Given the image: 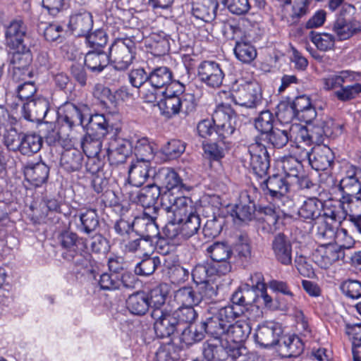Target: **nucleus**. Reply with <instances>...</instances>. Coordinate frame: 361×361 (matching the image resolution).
I'll return each mask as SVG.
<instances>
[{
	"label": "nucleus",
	"mask_w": 361,
	"mask_h": 361,
	"mask_svg": "<svg viewBox=\"0 0 361 361\" xmlns=\"http://www.w3.org/2000/svg\"><path fill=\"white\" fill-rule=\"evenodd\" d=\"M82 153L77 148H67L61 153L60 164L68 172L79 171L82 166Z\"/></svg>",
	"instance_id": "31"
},
{
	"label": "nucleus",
	"mask_w": 361,
	"mask_h": 361,
	"mask_svg": "<svg viewBox=\"0 0 361 361\" xmlns=\"http://www.w3.org/2000/svg\"><path fill=\"white\" fill-rule=\"evenodd\" d=\"M257 297L256 290L244 285L232 294L231 305L237 307V310H240L243 314L248 307L255 302Z\"/></svg>",
	"instance_id": "28"
},
{
	"label": "nucleus",
	"mask_w": 361,
	"mask_h": 361,
	"mask_svg": "<svg viewBox=\"0 0 361 361\" xmlns=\"http://www.w3.org/2000/svg\"><path fill=\"white\" fill-rule=\"evenodd\" d=\"M315 231V235L320 245L329 244L334 241L335 232L329 221L324 217H319L313 226Z\"/></svg>",
	"instance_id": "43"
},
{
	"label": "nucleus",
	"mask_w": 361,
	"mask_h": 361,
	"mask_svg": "<svg viewBox=\"0 0 361 361\" xmlns=\"http://www.w3.org/2000/svg\"><path fill=\"white\" fill-rule=\"evenodd\" d=\"M80 220L82 225V231L89 234L95 231L99 226L97 214L94 209H88L80 214Z\"/></svg>",
	"instance_id": "62"
},
{
	"label": "nucleus",
	"mask_w": 361,
	"mask_h": 361,
	"mask_svg": "<svg viewBox=\"0 0 361 361\" xmlns=\"http://www.w3.org/2000/svg\"><path fill=\"white\" fill-rule=\"evenodd\" d=\"M160 215L161 210L157 207L145 210L142 216L134 219L133 227L135 228L140 236L154 239L159 235V226L157 221Z\"/></svg>",
	"instance_id": "8"
},
{
	"label": "nucleus",
	"mask_w": 361,
	"mask_h": 361,
	"mask_svg": "<svg viewBox=\"0 0 361 361\" xmlns=\"http://www.w3.org/2000/svg\"><path fill=\"white\" fill-rule=\"evenodd\" d=\"M49 212H60V202L55 198H46L39 204V208L33 210L35 223L44 221Z\"/></svg>",
	"instance_id": "47"
},
{
	"label": "nucleus",
	"mask_w": 361,
	"mask_h": 361,
	"mask_svg": "<svg viewBox=\"0 0 361 361\" xmlns=\"http://www.w3.org/2000/svg\"><path fill=\"white\" fill-rule=\"evenodd\" d=\"M290 183L286 178L279 174H274L259 183L261 189L266 195L279 198L289 190Z\"/></svg>",
	"instance_id": "21"
},
{
	"label": "nucleus",
	"mask_w": 361,
	"mask_h": 361,
	"mask_svg": "<svg viewBox=\"0 0 361 361\" xmlns=\"http://www.w3.org/2000/svg\"><path fill=\"white\" fill-rule=\"evenodd\" d=\"M182 215L177 217L176 214H169V221L163 228V233L169 239L182 238Z\"/></svg>",
	"instance_id": "57"
},
{
	"label": "nucleus",
	"mask_w": 361,
	"mask_h": 361,
	"mask_svg": "<svg viewBox=\"0 0 361 361\" xmlns=\"http://www.w3.org/2000/svg\"><path fill=\"white\" fill-rule=\"evenodd\" d=\"M216 295V291L212 288L184 286L175 292L174 298L178 304L194 308V306L200 305L202 302H208Z\"/></svg>",
	"instance_id": "4"
},
{
	"label": "nucleus",
	"mask_w": 361,
	"mask_h": 361,
	"mask_svg": "<svg viewBox=\"0 0 361 361\" xmlns=\"http://www.w3.org/2000/svg\"><path fill=\"white\" fill-rule=\"evenodd\" d=\"M92 16L88 11L81 10L70 16L68 27L76 36L86 35L92 30Z\"/></svg>",
	"instance_id": "24"
},
{
	"label": "nucleus",
	"mask_w": 361,
	"mask_h": 361,
	"mask_svg": "<svg viewBox=\"0 0 361 361\" xmlns=\"http://www.w3.org/2000/svg\"><path fill=\"white\" fill-rule=\"evenodd\" d=\"M133 150V141L120 137H112L106 149L109 160L113 164L124 163Z\"/></svg>",
	"instance_id": "19"
},
{
	"label": "nucleus",
	"mask_w": 361,
	"mask_h": 361,
	"mask_svg": "<svg viewBox=\"0 0 361 361\" xmlns=\"http://www.w3.org/2000/svg\"><path fill=\"white\" fill-rule=\"evenodd\" d=\"M179 331H181L180 340L186 345H190L195 342L202 341L205 336L201 322L195 324V326L190 325L183 327V329Z\"/></svg>",
	"instance_id": "46"
},
{
	"label": "nucleus",
	"mask_w": 361,
	"mask_h": 361,
	"mask_svg": "<svg viewBox=\"0 0 361 361\" xmlns=\"http://www.w3.org/2000/svg\"><path fill=\"white\" fill-rule=\"evenodd\" d=\"M250 157V164L254 173L263 178L267 175L269 169V155L264 145L259 142H255L248 147Z\"/></svg>",
	"instance_id": "15"
},
{
	"label": "nucleus",
	"mask_w": 361,
	"mask_h": 361,
	"mask_svg": "<svg viewBox=\"0 0 361 361\" xmlns=\"http://www.w3.org/2000/svg\"><path fill=\"white\" fill-rule=\"evenodd\" d=\"M202 353L207 361H224L229 355L227 348L221 343V340L216 339L204 342Z\"/></svg>",
	"instance_id": "36"
},
{
	"label": "nucleus",
	"mask_w": 361,
	"mask_h": 361,
	"mask_svg": "<svg viewBox=\"0 0 361 361\" xmlns=\"http://www.w3.org/2000/svg\"><path fill=\"white\" fill-rule=\"evenodd\" d=\"M283 334L281 326L274 322L259 325L255 334V341L264 348L279 344Z\"/></svg>",
	"instance_id": "17"
},
{
	"label": "nucleus",
	"mask_w": 361,
	"mask_h": 361,
	"mask_svg": "<svg viewBox=\"0 0 361 361\" xmlns=\"http://www.w3.org/2000/svg\"><path fill=\"white\" fill-rule=\"evenodd\" d=\"M109 53L103 50L90 49L85 56V64L93 73L102 72L109 63Z\"/></svg>",
	"instance_id": "32"
},
{
	"label": "nucleus",
	"mask_w": 361,
	"mask_h": 361,
	"mask_svg": "<svg viewBox=\"0 0 361 361\" xmlns=\"http://www.w3.org/2000/svg\"><path fill=\"white\" fill-rule=\"evenodd\" d=\"M236 58L245 63H249L257 56V51L250 42L245 41L236 42L234 48Z\"/></svg>",
	"instance_id": "51"
},
{
	"label": "nucleus",
	"mask_w": 361,
	"mask_h": 361,
	"mask_svg": "<svg viewBox=\"0 0 361 361\" xmlns=\"http://www.w3.org/2000/svg\"><path fill=\"white\" fill-rule=\"evenodd\" d=\"M30 47V45H25V48L17 47L11 49L13 53L10 63L13 68V77L16 80H24L26 76L31 75L29 66L32 61V56Z\"/></svg>",
	"instance_id": "12"
},
{
	"label": "nucleus",
	"mask_w": 361,
	"mask_h": 361,
	"mask_svg": "<svg viewBox=\"0 0 361 361\" xmlns=\"http://www.w3.org/2000/svg\"><path fill=\"white\" fill-rule=\"evenodd\" d=\"M161 215L165 213L176 214L177 217L184 214L185 208L192 204L190 199L182 195L181 192L176 190H161Z\"/></svg>",
	"instance_id": "6"
},
{
	"label": "nucleus",
	"mask_w": 361,
	"mask_h": 361,
	"mask_svg": "<svg viewBox=\"0 0 361 361\" xmlns=\"http://www.w3.org/2000/svg\"><path fill=\"white\" fill-rule=\"evenodd\" d=\"M187 211L182 214V238L188 239L197 233L200 228L201 220L192 204L185 208Z\"/></svg>",
	"instance_id": "29"
},
{
	"label": "nucleus",
	"mask_w": 361,
	"mask_h": 361,
	"mask_svg": "<svg viewBox=\"0 0 361 361\" xmlns=\"http://www.w3.org/2000/svg\"><path fill=\"white\" fill-rule=\"evenodd\" d=\"M310 39L318 49L326 51L334 47L335 38L329 33H318L313 31L310 33Z\"/></svg>",
	"instance_id": "59"
},
{
	"label": "nucleus",
	"mask_w": 361,
	"mask_h": 361,
	"mask_svg": "<svg viewBox=\"0 0 361 361\" xmlns=\"http://www.w3.org/2000/svg\"><path fill=\"white\" fill-rule=\"evenodd\" d=\"M42 139L37 134H23L19 152L23 155L30 156L39 151Z\"/></svg>",
	"instance_id": "48"
},
{
	"label": "nucleus",
	"mask_w": 361,
	"mask_h": 361,
	"mask_svg": "<svg viewBox=\"0 0 361 361\" xmlns=\"http://www.w3.org/2000/svg\"><path fill=\"white\" fill-rule=\"evenodd\" d=\"M241 315H243V312L240 310H237V307L228 305L218 310L212 316L201 322V324L205 334L214 339L224 340L229 323L233 322Z\"/></svg>",
	"instance_id": "2"
},
{
	"label": "nucleus",
	"mask_w": 361,
	"mask_h": 361,
	"mask_svg": "<svg viewBox=\"0 0 361 361\" xmlns=\"http://www.w3.org/2000/svg\"><path fill=\"white\" fill-rule=\"evenodd\" d=\"M333 30L340 40H345L360 31V26L356 20H350L343 17H338L334 23Z\"/></svg>",
	"instance_id": "40"
},
{
	"label": "nucleus",
	"mask_w": 361,
	"mask_h": 361,
	"mask_svg": "<svg viewBox=\"0 0 361 361\" xmlns=\"http://www.w3.org/2000/svg\"><path fill=\"white\" fill-rule=\"evenodd\" d=\"M271 248L276 259L283 265L292 263V245L288 238L283 233L274 236Z\"/></svg>",
	"instance_id": "25"
},
{
	"label": "nucleus",
	"mask_w": 361,
	"mask_h": 361,
	"mask_svg": "<svg viewBox=\"0 0 361 361\" xmlns=\"http://www.w3.org/2000/svg\"><path fill=\"white\" fill-rule=\"evenodd\" d=\"M315 262L323 269L329 268L334 262L344 257V252L337 245L330 243L321 245L314 254Z\"/></svg>",
	"instance_id": "22"
},
{
	"label": "nucleus",
	"mask_w": 361,
	"mask_h": 361,
	"mask_svg": "<svg viewBox=\"0 0 361 361\" xmlns=\"http://www.w3.org/2000/svg\"><path fill=\"white\" fill-rule=\"evenodd\" d=\"M160 264L161 261L159 257H147L137 264L135 267V273L142 276L151 275Z\"/></svg>",
	"instance_id": "63"
},
{
	"label": "nucleus",
	"mask_w": 361,
	"mask_h": 361,
	"mask_svg": "<svg viewBox=\"0 0 361 361\" xmlns=\"http://www.w3.org/2000/svg\"><path fill=\"white\" fill-rule=\"evenodd\" d=\"M150 38L152 39L150 47L154 55L159 56H164L169 51V38L165 33H153L150 36Z\"/></svg>",
	"instance_id": "55"
},
{
	"label": "nucleus",
	"mask_w": 361,
	"mask_h": 361,
	"mask_svg": "<svg viewBox=\"0 0 361 361\" xmlns=\"http://www.w3.org/2000/svg\"><path fill=\"white\" fill-rule=\"evenodd\" d=\"M224 221V219L219 216H213L212 219H207L202 228L204 235L209 238L218 236L222 231Z\"/></svg>",
	"instance_id": "61"
},
{
	"label": "nucleus",
	"mask_w": 361,
	"mask_h": 361,
	"mask_svg": "<svg viewBox=\"0 0 361 361\" xmlns=\"http://www.w3.org/2000/svg\"><path fill=\"white\" fill-rule=\"evenodd\" d=\"M49 168L43 162L27 164L24 167L26 180L35 187H39L48 179Z\"/></svg>",
	"instance_id": "26"
},
{
	"label": "nucleus",
	"mask_w": 361,
	"mask_h": 361,
	"mask_svg": "<svg viewBox=\"0 0 361 361\" xmlns=\"http://www.w3.org/2000/svg\"><path fill=\"white\" fill-rule=\"evenodd\" d=\"M339 188L343 196H352L361 192V183L346 171L345 176L340 182Z\"/></svg>",
	"instance_id": "60"
},
{
	"label": "nucleus",
	"mask_w": 361,
	"mask_h": 361,
	"mask_svg": "<svg viewBox=\"0 0 361 361\" xmlns=\"http://www.w3.org/2000/svg\"><path fill=\"white\" fill-rule=\"evenodd\" d=\"M233 102L240 106L254 108L262 100L261 87L256 82H246L233 90Z\"/></svg>",
	"instance_id": "9"
},
{
	"label": "nucleus",
	"mask_w": 361,
	"mask_h": 361,
	"mask_svg": "<svg viewBox=\"0 0 361 361\" xmlns=\"http://www.w3.org/2000/svg\"><path fill=\"white\" fill-rule=\"evenodd\" d=\"M228 273H229V266L227 264L221 267H214L213 264H199L194 267L191 275L193 281L197 286L212 288L217 292V286L211 281L210 277L215 274L226 275Z\"/></svg>",
	"instance_id": "11"
},
{
	"label": "nucleus",
	"mask_w": 361,
	"mask_h": 361,
	"mask_svg": "<svg viewBox=\"0 0 361 361\" xmlns=\"http://www.w3.org/2000/svg\"><path fill=\"white\" fill-rule=\"evenodd\" d=\"M171 312L178 323L180 330L183 329V327L191 325L197 317L195 309L188 306L182 305L176 310H171Z\"/></svg>",
	"instance_id": "52"
},
{
	"label": "nucleus",
	"mask_w": 361,
	"mask_h": 361,
	"mask_svg": "<svg viewBox=\"0 0 361 361\" xmlns=\"http://www.w3.org/2000/svg\"><path fill=\"white\" fill-rule=\"evenodd\" d=\"M225 74L221 66L213 61H204L197 67V77L207 86L219 87L223 82Z\"/></svg>",
	"instance_id": "14"
},
{
	"label": "nucleus",
	"mask_w": 361,
	"mask_h": 361,
	"mask_svg": "<svg viewBox=\"0 0 361 361\" xmlns=\"http://www.w3.org/2000/svg\"><path fill=\"white\" fill-rule=\"evenodd\" d=\"M304 153V159H307L312 168L316 171L327 169L334 159L332 150L326 145H316L311 151H305Z\"/></svg>",
	"instance_id": "18"
},
{
	"label": "nucleus",
	"mask_w": 361,
	"mask_h": 361,
	"mask_svg": "<svg viewBox=\"0 0 361 361\" xmlns=\"http://www.w3.org/2000/svg\"><path fill=\"white\" fill-rule=\"evenodd\" d=\"M82 238H80L76 233H74L69 230H66L60 233L58 236V240L60 246L63 249L61 257H63L66 255L70 257L71 252L84 245L82 243Z\"/></svg>",
	"instance_id": "38"
},
{
	"label": "nucleus",
	"mask_w": 361,
	"mask_h": 361,
	"mask_svg": "<svg viewBox=\"0 0 361 361\" xmlns=\"http://www.w3.org/2000/svg\"><path fill=\"white\" fill-rule=\"evenodd\" d=\"M176 81L173 80L171 70L166 66L154 68L149 73V83L155 90H166Z\"/></svg>",
	"instance_id": "30"
},
{
	"label": "nucleus",
	"mask_w": 361,
	"mask_h": 361,
	"mask_svg": "<svg viewBox=\"0 0 361 361\" xmlns=\"http://www.w3.org/2000/svg\"><path fill=\"white\" fill-rule=\"evenodd\" d=\"M178 355L176 347L170 343L161 345L155 353V361H177Z\"/></svg>",
	"instance_id": "64"
},
{
	"label": "nucleus",
	"mask_w": 361,
	"mask_h": 361,
	"mask_svg": "<svg viewBox=\"0 0 361 361\" xmlns=\"http://www.w3.org/2000/svg\"><path fill=\"white\" fill-rule=\"evenodd\" d=\"M151 171L154 173L150 163L136 161L129 169L128 181L135 187H140L149 177Z\"/></svg>",
	"instance_id": "33"
},
{
	"label": "nucleus",
	"mask_w": 361,
	"mask_h": 361,
	"mask_svg": "<svg viewBox=\"0 0 361 361\" xmlns=\"http://www.w3.org/2000/svg\"><path fill=\"white\" fill-rule=\"evenodd\" d=\"M160 196V187L157 183H153L140 189L137 195V200L145 208V210H148L154 207V204Z\"/></svg>",
	"instance_id": "39"
},
{
	"label": "nucleus",
	"mask_w": 361,
	"mask_h": 361,
	"mask_svg": "<svg viewBox=\"0 0 361 361\" xmlns=\"http://www.w3.org/2000/svg\"><path fill=\"white\" fill-rule=\"evenodd\" d=\"M224 339L227 343H240L246 340L251 332L250 325L245 321L229 323Z\"/></svg>",
	"instance_id": "34"
},
{
	"label": "nucleus",
	"mask_w": 361,
	"mask_h": 361,
	"mask_svg": "<svg viewBox=\"0 0 361 361\" xmlns=\"http://www.w3.org/2000/svg\"><path fill=\"white\" fill-rule=\"evenodd\" d=\"M264 140L271 144L276 148H282L288 142L289 135L287 130H281L277 128H274L271 130L267 133L264 137Z\"/></svg>",
	"instance_id": "56"
},
{
	"label": "nucleus",
	"mask_w": 361,
	"mask_h": 361,
	"mask_svg": "<svg viewBox=\"0 0 361 361\" xmlns=\"http://www.w3.org/2000/svg\"><path fill=\"white\" fill-rule=\"evenodd\" d=\"M151 316L154 319V329L159 338H169L179 332L178 323L171 310H153Z\"/></svg>",
	"instance_id": "7"
},
{
	"label": "nucleus",
	"mask_w": 361,
	"mask_h": 361,
	"mask_svg": "<svg viewBox=\"0 0 361 361\" xmlns=\"http://www.w3.org/2000/svg\"><path fill=\"white\" fill-rule=\"evenodd\" d=\"M85 246L82 245L78 249L71 252L70 257L67 255L63 258L68 262H71L74 265L80 269H87L91 266L92 256L85 250Z\"/></svg>",
	"instance_id": "54"
},
{
	"label": "nucleus",
	"mask_w": 361,
	"mask_h": 361,
	"mask_svg": "<svg viewBox=\"0 0 361 361\" xmlns=\"http://www.w3.org/2000/svg\"><path fill=\"white\" fill-rule=\"evenodd\" d=\"M235 121V114L230 106H218L214 111L213 121L215 126V133L221 140L233 133L235 129L233 125Z\"/></svg>",
	"instance_id": "10"
},
{
	"label": "nucleus",
	"mask_w": 361,
	"mask_h": 361,
	"mask_svg": "<svg viewBox=\"0 0 361 361\" xmlns=\"http://www.w3.org/2000/svg\"><path fill=\"white\" fill-rule=\"evenodd\" d=\"M5 44L9 49L31 45V36L25 21L17 18L5 27Z\"/></svg>",
	"instance_id": "5"
},
{
	"label": "nucleus",
	"mask_w": 361,
	"mask_h": 361,
	"mask_svg": "<svg viewBox=\"0 0 361 361\" xmlns=\"http://www.w3.org/2000/svg\"><path fill=\"white\" fill-rule=\"evenodd\" d=\"M136 54V44L129 38L118 39L109 49L110 61L114 64V71H124L133 63Z\"/></svg>",
	"instance_id": "3"
},
{
	"label": "nucleus",
	"mask_w": 361,
	"mask_h": 361,
	"mask_svg": "<svg viewBox=\"0 0 361 361\" xmlns=\"http://www.w3.org/2000/svg\"><path fill=\"white\" fill-rule=\"evenodd\" d=\"M60 128L57 132L53 131L46 137V141L49 145L59 142L63 147L71 142L69 133L73 126L82 123V115L80 109L72 103L66 104L59 113Z\"/></svg>",
	"instance_id": "1"
},
{
	"label": "nucleus",
	"mask_w": 361,
	"mask_h": 361,
	"mask_svg": "<svg viewBox=\"0 0 361 361\" xmlns=\"http://www.w3.org/2000/svg\"><path fill=\"white\" fill-rule=\"evenodd\" d=\"M255 205L254 202H240L236 204L231 211V216L240 222L250 221L255 216Z\"/></svg>",
	"instance_id": "50"
},
{
	"label": "nucleus",
	"mask_w": 361,
	"mask_h": 361,
	"mask_svg": "<svg viewBox=\"0 0 361 361\" xmlns=\"http://www.w3.org/2000/svg\"><path fill=\"white\" fill-rule=\"evenodd\" d=\"M154 178L161 190H176L181 192L188 190V188L183 183L180 176L172 169L163 167L154 173Z\"/></svg>",
	"instance_id": "16"
},
{
	"label": "nucleus",
	"mask_w": 361,
	"mask_h": 361,
	"mask_svg": "<svg viewBox=\"0 0 361 361\" xmlns=\"http://www.w3.org/2000/svg\"><path fill=\"white\" fill-rule=\"evenodd\" d=\"M49 106V101L42 97L28 100L23 106V116L30 121H40L46 116Z\"/></svg>",
	"instance_id": "20"
},
{
	"label": "nucleus",
	"mask_w": 361,
	"mask_h": 361,
	"mask_svg": "<svg viewBox=\"0 0 361 361\" xmlns=\"http://www.w3.org/2000/svg\"><path fill=\"white\" fill-rule=\"evenodd\" d=\"M102 139L87 133L81 140V147L87 157H96L99 155L102 146Z\"/></svg>",
	"instance_id": "53"
},
{
	"label": "nucleus",
	"mask_w": 361,
	"mask_h": 361,
	"mask_svg": "<svg viewBox=\"0 0 361 361\" xmlns=\"http://www.w3.org/2000/svg\"><path fill=\"white\" fill-rule=\"evenodd\" d=\"M154 239L140 236L139 238L128 242L126 248L128 251L137 253L140 255L148 256L153 252Z\"/></svg>",
	"instance_id": "45"
},
{
	"label": "nucleus",
	"mask_w": 361,
	"mask_h": 361,
	"mask_svg": "<svg viewBox=\"0 0 361 361\" xmlns=\"http://www.w3.org/2000/svg\"><path fill=\"white\" fill-rule=\"evenodd\" d=\"M218 7L217 0H202L193 4L192 11L195 18L209 22L215 18Z\"/></svg>",
	"instance_id": "35"
},
{
	"label": "nucleus",
	"mask_w": 361,
	"mask_h": 361,
	"mask_svg": "<svg viewBox=\"0 0 361 361\" xmlns=\"http://www.w3.org/2000/svg\"><path fill=\"white\" fill-rule=\"evenodd\" d=\"M87 130V133L103 138L113 130V128L104 115L96 114L90 118Z\"/></svg>",
	"instance_id": "41"
},
{
	"label": "nucleus",
	"mask_w": 361,
	"mask_h": 361,
	"mask_svg": "<svg viewBox=\"0 0 361 361\" xmlns=\"http://www.w3.org/2000/svg\"><path fill=\"white\" fill-rule=\"evenodd\" d=\"M207 252L214 261L212 264L214 267H221L225 264L229 266V272L231 271V264L228 260L233 254L231 247L225 243L216 242L207 248Z\"/></svg>",
	"instance_id": "27"
},
{
	"label": "nucleus",
	"mask_w": 361,
	"mask_h": 361,
	"mask_svg": "<svg viewBox=\"0 0 361 361\" xmlns=\"http://www.w3.org/2000/svg\"><path fill=\"white\" fill-rule=\"evenodd\" d=\"M135 156L138 161L147 162L153 159L154 152L153 145L147 137H141L133 141Z\"/></svg>",
	"instance_id": "44"
},
{
	"label": "nucleus",
	"mask_w": 361,
	"mask_h": 361,
	"mask_svg": "<svg viewBox=\"0 0 361 361\" xmlns=\"http://www.w3.org/2000/svg\"><path fill=\"white\" fill-rule=\"evenodd\" d=\"M281 350L288 357H297L304 350V344L301 339L295 336L282 337V343H279Z\"/></svg>",
	"instance_id": "49"
},
{
	"label": "nucleus",
	"mask_w": 361,
	"mask_h": 361,
	"mask_svg": "<svg viewBox=\"0 0 361 361\" xmlns=\"http://www.w3.org/2000/svg\"><path fill=\"white\" fill-rule=\"evenodd\" d=\"M323 203L316 197H310L304 201L298 210V215L304 219H311L316 221L321 217Z\"/></svg>",
	"instance_id": "42"
},
{
	"label": "nucleus",
	"mask_w": 361,
	"mask_h": 361,
	"mask_svg": "<svg viewBox=\"0 0 361 361\" xmlns=\"http://www.w3.org/2000/svg\"><path fill=\"white\" fill-rule=\"evenodd\" d=\"M282 168L286 174L285 178H293L295 180L304 172L301 161L293 157H286L282 161Z\"/></svg>",
	"instance_id": "58"
},
{
	"label": "nucleus",
	"mask_w": 361,
	"mask_h": 361,
	"mask_svg": "<svg viewBox=\"0 0 361 361\" xmlns=\"http://www.w3.org/2000/svg\"><path fill=\"white\" fill-rule=\"evenodd\" d=\"M185 87L179 81L172 83L165 90L164 99L160 104V108L163 110V114L167 117H171L180 112L183 109L182 100L180 95L184 92Z\"/></svg>",
	"instance_id": "13"
},
{
	"label": "nucleus",
	"mask_w": 361,
	"mask_h": 361,
	"mask_svg": "<svg viewBox=\"0 0 361 361\" xmlns=\"http://www.w3.org/2000/svg\"><path fill=\"white\" fill-rule=\"evenodd\" d=\"M279 217L273 207H260L257 214L258 229L264 233H274L278 229Z\"/></svg>",
	"instance_id": "23"
},
{
	"label": "nucleus",
	"mask_w": 361,
	"mask_h": 361,
	"mask_svg": "<svg viewBox=\"0 0 361 361\" xmlns=\"http://www.w3.org/2000/svg\"><path fill=\"white\" fill-rule=\"evenodd\" d=\"M149 302L148 294L143 291H138L128 298L126 307L133 314L144 315L149 308Z\"/></svg>",
	"instance_id": "37"
}]
</instances>
